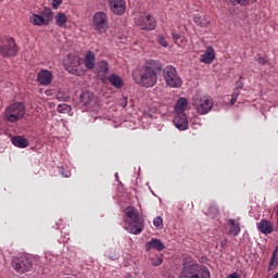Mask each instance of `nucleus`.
Returning a JSON list of instances; mask_svg holds the SVG:
<instances>
[{
    "instance_id": "1",
    "label": "nucleus",
    "mask_w": 278,
    "mask_h": 278,
    "mask_svg": "<svg viewBox=\"0 0 278 278\" xmlns=\"http://www.w3.org/2000/svg\"><path fill=\"white\" fill-rule=\"evenodd\" d=\"M162 71L163 65L160 61L148 60L140 70L132 72V79L141 88H153L157 84V75Z\"/></svg>"
},
{
    "instance_id": "2",
    "label": "nucleus",
    "mask_w": 278,
    "mask_h": 278,
    "mask_svg": "<svg viewBox=\"0 0 278 278\" xmlns=\"http://www.w3.org/2000/svg\"><path fill=\"white\" fill-rule=\"evenodd\" d=\"M124 228L128 233H132L134 236H138L142 233V229H144V218L140 214V211L135 206H127L124 210Z\"/></svg>"
},
{
    "instance_id": "3",
    "label": "nucleus",
    "mask_w": 278,
    "mask_h": 278,
    "mask_svg": "<svg viewBox=\"0 0 278 278\" xmlns=\"http://www.w3.org/2000/svg\"><path fill=\"white\" fill-rule=\"evenodd\" d=\"M179 278H211L210 269L197 263L192 257H185Z\"/></svg>"
},
{
    "instance_id": "4",
    "label": "nucleus",
    "mask_w": 278,
    "mask_h": 278,
    "mask_svg": "<svg viewBox=\"0 0 278 278\" xmlns=\"http://www.w3.org/2000/svg\"><path fill=\"white\" fill-rule=\"evenodd\" d=\"M193 110L202 116L210 114L214 108V99L208 96H195L192 100Z\"/></svg>"
},
{
    "instance_id": "5",
    "label": "nucleus",
    "mask_w": 278,
    "mask_h": 278,
    "mask_svg": "<svg viewBox=\"0 0 278 278\" xmlns=\"http://www.w3.org/2000/svg\"><path fill=\"white\" fill-rule=\"evenodd\" d=\"M25 116V104L14 102L10 104L4 111V118L9 123H18Z\"/></svg>"
},
{
    "instance_id": "6",
    "label": "nucleus",
    "mask_w": 278,
    "mask_h": 278,
    "mask_svg": "<svg viewBox=\"0 0 278 278\" xmlns=\"http://www.w3.org/2000/svg\"><path fill=\"white\" fill-rule=\"evenodd\" d=\"M163 79L169 88H181V84H184V80L177 74V70L172 65L163 67Z\"/></svg>"
},
{
    "instance_id": "7",
    "label": "nucleus",
    "mask_w": 278,
    "mask_h": 278,
    "mask_svg": "<svg viewBox=\"0 0 278 278\" xmlns=\"http://www.w3.org/2000/svg\"><path fill=\"white\" fill-rule=\"evenodd\" d=\"M134 21L137 27L140 29L148 31L155 29L156 22L155 18L151 16V14L137 12L134 14Z\"/></svg>"
},
{
    "instance_id": "8",
    "label": "nucleus",
    "mask_w": 278,
    "mask_h": 278,
    "mask_svg": "<svg viewBox=\"0 0 278 278\" xmlns=\"http://www.w3.org/2000/svg\"><path fill=\"white\" fill-rule=\"evenodd\" d=\"M65 70L71 73V75H81L84 70L81 68V59L75 54H67L64 60Z\"/></svg>"
},
{
    "instance_id": "9",
    "label": "nucleus",
    "mask_w": 278,
    "mask_h": 278,
    "mask_svg": "<svg viewBox=\"0 0 278 278\" xmlns=\"http://www.w3.org/2000/svg\"><path fill=\"white\" fill-rule=\"evenodd\" d=\"M53 21V11L49 8H45L39 14H33L29 17L31 25L42 27V25H49Z\"/></svg>"
},
{
    "instance_id": "10",
    "label": "nucleus",
    "mask_w": 278,
    "mask_h": 278,
    "mask_svg": "<svg viewBox=\"0 0 278 278\" xmlns=\"http://www.w3.org/2000/svg\"><path fill=\"white\" fill-rule=\"evenodd\" d=\"M12 266L16 273L23 275L24 273H29L34 268V264L27 256H20L12 261Z\"/></svg>"
},
{
    "instance_id": "11",
    "label": "nucleus",
    "mask_w": 278,
    "mask_h": 278,
    "mask_svg": "<svg viewBox=\"0 0 278 278\" xmlns=\"http://www.w3.org/2000/svg\"><path fill=\"white\" fill-rule=\"evenodd\" d=\"M93 29L99 34H105L108 31V14H105V12L94 13Z\"/></svg>"
},
{
    "instance_id": "12",
    "label": "nucleus",
    "mask_w": 278,
    "mask_h": 278,
    "mask_svg": "<svg viewBox=\"0 0 278 278\" xmlns=\"http://www.w3.org/2000/svg\"><path fill=\"white\" fill-rule=\"evenodd\" d=\"M16 53H18V48H16L14 38H7L5 45L0 47V55H2V58H12L16 55Z\"/></svg>"
},
{
    "instance_id": "13",
    "label": "nucleus",
    "mask_w": 278,
    "mask_h": 278,
    "mask_svg": "<svg viewBox=\"0 0 278 278\" xmlns=\"http://www.w3.org/2000/svg\"><path fill=\"white\" fill-rule=\"evenodd\" d=\"M109 8L115 16H123L127 10V3L125 0H109Z\"/></svg>"
},
{
    "instance_id": "14",
    "label": "nucleus",
    "mask_w": 278,
    "mask_h": 278,
    "mask_svg": "<svg viewBox=\"0 0 278 278\" xmlns=\"http://www.w3.org/2000/svg\"><path fill=\"white\" fill-rule=\"evenodd\" d=\"M173 123L179 131H186L188 129V116L186 114L176 113Z\"/></svg>"
},
{
    "instance_id": "15",
    "label": "nucleus",
    "mask_w": 278,
    "mask_h": 278,
    "mask_svg": "<svg viewBox=\"0 0 278 278\" xmlns=\"http://www.w3.org/2000/svg\"><path fill=\"white\" fill-rule=\"evenodd\" d=\"M225 229L228 233V236H240V222H238L237 219H228L226 222V226Z\"/></svg>"
},
{
    "instance_id": "16",
    "label": "nucleus",
    "mask_w": 278,
    "mask_h": 278,
    "mask_svg": "<svg viewBox=\"0 0 278 278\" xmlns=\"http://www.w3.org/2000/svg\"><path fill=\"white\" fill-rule=\"evenodd\" d=\"M37 81L40 86H49L53 81V73L49 70H41L37 75Z\"/></svg>"
},
{
    "instance_id": "17",
    "label": "nucleus",
    "mask_w": 278,
    "mask_h": 278,
    "mask_svg": "<svg viewBox=\"0 0 278 278\" xmlns=\"http://www.w3.org/2000/svg\"><path fill=\"white\" fill-rule=\"evenodd\" d=\"M80 103L85 105V108H94V103H97V99L94 98V93L90 91H85L80 94Z\"/></svg>"
},
{
    "instance_id": "18",
    "label": "nucleus",
    "mask_w": 278,
    "mask_h": 278,
    "mask_svg": "<svg viewBox=\"0 0 278 278\" xmlns=\"http://www.w3.org/2000/svg\"><path fill=\"white\" fill-rule=\"evenodd\" d=\"M214 60H216V52L214 48L208 46L206 51L200 56V62H202V64H212Z\"/></svg>"
},
{
    "instance_id": "19",
    "label": "nucleus",
    "mask_w": 278,
    "mask_h": 278,
    "mask_svg": "<svg viewBox=\"0 0 278 278\" xmlns=\"http://www.w3.org/2000/svg\"><path fill=\"white\" fill-rule=\"evenodd\" d=\"M147 251H151V249H155L156 251H164L166 245L160 239L152 238L150 241L146 243Z\"/></svg>"
},
{
    "instance_id": "20",
    "label": "nucleus",
    "mask_w": 278,
    "mask_h": 278,
    "mask_svg": "<svg viewBox=\"0 0 278 278\" xmlns=\"http://www.w3.org/2000/svg\"><path fill=\"white\" fill-rule=\"evenodd\" d=\"M188 108V99L179 98L175 104V114H186V110Z\"/></svg>"
},
{
    "instance_id": "21",
    "label": "nucleus",
    "mask_w": 278,
    "mask_h": 278,
    "mask_svg": "<svg viewBox=\"0 0 278 278\" xmlns=\"http://www.w3.org/2000/svg\"><path fill=\"white\" fill-rule=\"evenodd\" d=\"M11 142L18 149H27V147H29V141L21 136L13 137Z\"/></svg>"
},
{
    "instance_id": "22",
    "label": "nucleus",
    "mask_w": 278,
    "mask_h": 278,
    "mask_svg": "<svg viewBox=\"0 0 278 278\" xmlns=\"http://www.w3.org/2000/svg\"><path fill=\"white\" fill-rule=\"evenodd\" d=\"M109 81L117 90H121V88H123V86H125V81H123V78L116 74L111 75L109 77Z\"/></svg>"
},
{
    "instance_id": "23",
    "label": "nucleus",
    "mask_w": 278,
    "mask_h": 278,
    "mask_svg": "<svg viewBox=\"0 0 278 278\" xmlns=\"http://www.w3.org/2000/svg\"><path fill=\"white\" fill-rule=\"evenodd\" d=\"M94 60H96L94 52L88 51L85 54V66L86 68H88V71H92V68H94Z\"/></svg>"
},
{
    "instance_id": "24",
    "label": "nucleus",
    "mask_w": 278,
    "mask_h": 278,
    "mask_svg": "<svg viewBox=\"0 0 278 278\" xmlns=\"http://www.w3.org/2000/svg\"><path fill=\"white\" fill-rule=\"evenodd\" d=\"M261 233H273V226L269 220L262 219L257 226Z\"/></svg>"
},
{
    "instance_id": "25",
    "label": "nucleus",
    "mask_w": 278,
    "mask_h": 278,
    "mask_svg": "<svg viewBox=\"0 0 278 278\" xmlns=\"http://www.w3.org/2000/svg\"><path fill=\"white\" fill-rule=\"evenodd\" d=\"M54 21L58 27H66V22L68 21V17H66V14L64 13H58L54 17Z\"/></svg>"
},
{
    "instance_id": "26",
    "label": "nucleus",
    "mask_w": 278,
    "mask_h": 278,
    "mask_svg": "<svg viewBox=\"0 0 278 278\" xmlns=\"http://www.w3.org/2000/svg\"><path fill=\"white\" fill-rule=\"evenodd\" d=\"M193 22L195 25H198V27H207V25H210L207 18H205V16H201L200 14L193 15Z\"/></svg>"
},
{
    "instance_id": "27",
    "label": "nucleus",
    "mask_w": 278,
    "mask_h": 278,
    "mask_svg": "<svg viewBox=\"0 0 278 278\" xmlns=\"http://www.w3.org/2000/svg\"><path fill=\"white\" fill-rule=\"evenodd\" d=\"M226 3H230V5H253V3H257V0H224Z\"/></svg>"
},
{
    "instance_id": "28",
    "label": "nucleus",
    "mask_w": 278,
    "mask_h": 278,
    "mask_svg": "<svg viewBox=\"0 0 278 278\" xmlns=\"http://www.w3.org/2000/svg\"><path fill=\"white\" fill-rule=\"evenodd\" d=\"M277 266H278V254L273 253L271 258L269 261L268 270H275Z\"/></svg>"
},
{
    "instance_id": "29",
    "label": "nucleus",
    "mask_w": 278,
    "mask_h": 278,
    "mask_svg": "<svg viewBox=\"0 0 278 278\" xmlns=\"http://www.w3.org/2000/svg\"><path fill=\"white\" fill-rule=\"evenodd\" d=\"M156 42L164 47L165 49L168 47V42L166 41V37L164 35H157Z\"/></svg>"
},
{
    "instance_id": "30",
    "label": "nucleus",
    "mask_w": 278,
    "mask_h": 278,
    "mask_svg": "<svg viewBox=\"0 0 278 278\" xmlns=\"http://www.w3.org/2000/svg\"><path fill=\"white\" fill-rule=\"evenodd\" d=\"M99 71H100V73H109L110 65L106 63V61L99 62Z\"/></svg>"
},
{
    "instance_id": "31",
    "label": "nucleus",
    "mask_w": 278,
    "mask_h": 278,
    "mask_svg": "<svg viewBox=\"0 0 278 278\" xmlns=\"http://www.w3.org/2000/svg\"><path fill=\"white\" fill-rule=\"evenodd\" d=\"M105 255L112 262H116V260H118V253L115 250H109Z\"/></svg>"
},
{
    "instance_id": "32",
    "label": "nucleus",
    "mask_w": 278,
    "mask_h": 278,
    "mask_svg": "<svg viewBox=\"0 0 278 278\" xmlns=\"http://www.w3.org/2000/svg\"><path fill=\"white\" fill-rule=\"evenodd\" d=\"M154 227H157V229H162L164 227V219L162 217L157 216L153 219Z\"/></svg>"
},
{
    "instance_id": "33",
    "label": "nucleus",
    "mask_w": 278,
    "mask_h": 278,
    "mask_svg": "<svg viewBox=\"0 0 278 278\" xmlns=\"http://www.w3.org/2000/svg\"><path fill=\"white\" fill-rule=\"evenodd\" d=\"M164 258L162 256H154L151 258L152 266H162Z\"/></svg>"
},
{
    "instance_id": "34",
    "label": "nucleus",
    "mask_w": 278,
    "mask_h": 278,
    "mask_svg": "<svg viewBox=\"0 0 278 278\" xmlns=\"http://www.w3.org/2000/svg\"><path fill=\"white\" fill-rule=\"evenodd\" d=\"M236 86L237 87L235 88L233 92H239L240 94V90L244 88V83H242V77H240V79L237 80Z\"/></svg>"
},
{
    "instance_id": "35",
    "label": "nucleus",
    "mask_w": 278,
    "mask_h": 278,
    "mask_svg": "<svg viewBox=\"0 0 278 278\" xmlns=\"http://www.w3.org/2000/svg\"><path fill=\"white\" fill-rule=\"evenodd\" d=\"M208 216H212L214 218V216H218V207L216 206H211L206 213Z\"/></svg>"
},
{
    "instance_id": "36",
    "label": "nucleus",
    "mask_w": 278,
    "mask_h": 278,
    "mask_svg": "<svg viewBox=\"0 0 278 278\" xmlns=\"http://www.w3.org/2000/svg\"><path fill=\"white\" fill-rule=\"evenodd\" d=\"M56 110H58V112L63 114L64 112H68V110H71V106L67 104H59Z\"/></svg>"
},
{
    "instance_id": "37",
    "label": "nucleus",
    "mask_w": 278,
    "mask_h": 278,
    "mask_svg": "<svg viewBox=\"0 0 278 278\" xmlns=\"http://www.w3.org/2000/svg\"><path fill=\"white\" fill-rule=\"evenodd\" d=\"M238 97H240V91H233L230 99V105H236V101H238Z\"/></svg>"
},
{
    "instance_id": "38",
    "label": "nucleus",
    "mask_w": 278,
    "mask_h": 278,
    "mask_svg": "<svg viewBox=\"0 0 278 278\" xmlns=\"http://www.w3.org/2000/svg\"><path fill=\"white\" fill-rule=\"evenodd\" d=\"M172 38H173L175 45H178V47H181V43H179V38H181V36H179V34H177L175 31L172 33Z\"/></svg>"
},
{
    "instance_id": "39",
    "label": "nucleus",
    "mask_w": 278,
    "mask_h": 278,
    "mask_svg": "<svg viewBox=\"0 0 278 278\" xmlns=\"http://www.w3.org/2000/svg\"><path fill=\"white\" fill-rule=\"evenodd\" d=\"M62 5V0H52L51 7L53 10H58Z\"/></svg>"
},
{
    "instance_id": "40",
    "label": "nucleus",
    "mask_w": 278,
    "mask_h": 278,
    "mask_svg": "<svg viewBox=\"0 0 278 278\" xmlns=\"http://www.w3.org/2000/svg\"><path fill=\"white\" fill-rule=\"evenodd\" d=\"M256 62H258L262 66H266V64H267V61H266V59H264V58H258V59L256 60Z\"/></svg>"
},
{
    "instance_id": "41",
    "label": "nucleus",
    "mask_w": 278,
    "mask_h": 278,
    "mask_svg": "<svg viewBox=\"0 0 278 278\" xmlns=\"http://www.w3.org/2000/svg\"><path fill=\"white\" fill-rule=\"evenodd\" d=\"M227 278H240V275H238V273H232L228 275Z\"/></svg>"
},
{
    "instance_id": "42",
    "label": "nucleus",
    "mask_w": 278,
    "mask_h": 278,
    "mask_svg": "<svg viewBox=\"0 0 278 278\" xmlns=\"http://www.w3.org/2000/svg\"><path fill=\"white\" fill-rule=\"evenodd\" d=\"M60 173H61L62 177H68V175L64 173V168H61Z\"/></svg>"
},
{
    "instance_id": "43",
    "label": "nucleus",
    "mask_w": 278,
    "mask_h": 278,
    "mask_svg": "<svg viewBox=\"0 0 278 278\" xmlns=\"http://www.w3.org/2000/svg\"><path fill=\"white\" fill-rule=\"evenodd\" d=\"M123 108H127V98H124Z\"/></svg>"
},
{
    "instance_id": "44",
    "label": "nucleus",
    "mask_w": 278,
    "mask_h": 278,
    "mask_svg": "<svg viewBox=\"0 0 278 278\" xmlns=\"http://www.w3.org/2000/svg\"><path fill=\"white\" fill-rule=\"evenodd\" d=\"M274 253H276V255H278V244L276 245Z\"/></svg>"
},
{
    "instance_id": "45",
    "label": "nucleus",
    "mask_w": 278,
    "mask_h": 278,
    "mask_svg": "<svg viewBox=\"0 0 278 278\" xmlns=\"http://www.w3.org/2000/svg\"><path fill=\"white\" fill-rule=\"evenodd\" d=\"M225 244H227V240L222 241V247H225Z\"/></svg>"
},
{
    "instance_id": "46",
    "label": "nucleus",
    "mask_w": 278,
    "mask_h": 278,
    "mask_svg": "<svg viewBox=\"0 0 278 278\" xmlns=\"http://www.w3.org/2000/svg\"><path fill=\"white\" fill-rule=\"evenodd\" d=\"M273 278H278V273H276V274L273 276Z\"/></svg>"
},
{
    "instance_id": "47",
    "label": "nucleus",
    "mask_w": 278,
    "mask_h": 278,
    "mask_svg": "<svg viewBox=\"0 0 278 278\" xmlns=\"http://www.w3.org/2000/svg\"><path fill=\"white\" fill-rule=\"evenodd\" d=\"M144 23H149L148 21H144Z\"/></svg>"
}]
</instances>
